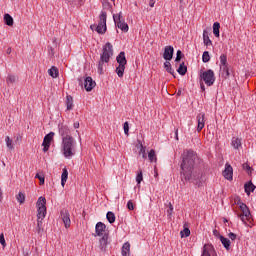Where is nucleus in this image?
I'll return each mask as SVG.
<instances>
[{
	"instance_id": "nucleus-27",
	"label": "nucleus",
	"mask_w": 256,
	"mask_h": 256,
	"mask_svg": "<svg viewBox=\"0 0 256 256\" xmlns=\"http://www.w3.org/2000/svg\"><path fill=\"white\" fill-rule=\"evenodd\" d=\"M164 69H166L167 73H170V75H175V70L171 67V62H169V60L164 62Z\"/></svg>"
},
{
	"instance_id": "nucleus-48",
	"label": "nucleus",
	"mask_w": 256,
	"mask_h": 256,
	"mask_svg": "<svg viewBox=\"0 0 256 256\" xmlns=\"http://www.w3.org/2000/svg\"><path fill=\"white\" fill-rule=\"evenodd\" d=\"M229 239H231V241H235L237 239V234L230 232L228 234Z\"/></svg>"
},
{
	"instance_id": "nucleus-10",
	"label": "nucleus",
	"mask_w": 256,
	"mask_h": 256,
	"mask_svg": "<svg viewBox=\"0 0 256 256\" xmlns=\"http://www.w3.org/2000/svg\"><path fill=\"white\" fill-rule=\"evenodd\" d=\"M54 137H55V132H50L44 137L42 142L44 153H47V151H49V147H51V141H53Z\"/></svg>"
},
{
	"instance_id": "nucleus-6",
	"label": "nucleus",
	"mask_w": 256,
	"mask_h": 256,
	"mask_svg": "<svg viewBox=\"0 0 256 256\" xmlns=\"http://www.w3.org/2000/svg\"><path fill=\"white\" fill-rule=\"evenodd\" d=\"M116 61L119 64L116 68V73L118 77H123L125 73V65H127V58L125 57V52H120L119 55L116 57Z\"/></svg>"
},
{
	"instance_id": "nucleus-5",
	"label": "nucleus",
	"mask_w": 256,
	"mask_h": 256,
	"mask_svg": "<svg viewBox=\"0 0 256 256\" xmlns=\"http://www.w3.org/2000/svg\"><path fill=\"white\" fill-rule=\"evenodd\" d=\"M238 205L240 210L242 211L241 214H238L239 219H241L244 225L251 223V221H253V218L251 217V211H249V207H247L243 202H239Z\"/></svg>"
},
{
	"instance_id": "nucleus-22",
	"label": "nucleus",
	"mask_w": 256,
	"mask_h": 256,
	"mask_svg": "<svg viewBox=\"0 0 256 256\" xmlns=\"http://www.w3.org/2000/svg\"><path fill=\"white\" fill-rule=\"evenodd\" d=\"M122 255L123 256H131V244L126 242L122 246Z\"/></svg>"
},
{
	"instance_id": "nucleus-53",
	"label": "nucleus",
	"mask_w": 256,
	"mask_h": 256,
	"mask_svg": "<svg viewBox=\"0 0 256 256\" xmlns=\"http://www.w3.org/2000/svg\"><path fill=\"white\" fill-rule=\"evenodd\" d=\"M149 6L150 7H155V0H150L149 1Z\"/></svg>"
},
{
	"instance_id": "nucleus-26",
	"label": "nucleus",
	"mask_w": 256,
	"mask_h": 256,
	"mask_svg": "<svg viewBox=\"0 0 256 256\" xmlns=\"http://www.w3.org/2000/svg\"><path fill=\"white\" fill-rule=\"evenodd\" d=\"M231 145L234 149H239L241 147V138L233 137Z\"/></svg>"
},
{
	"instance_id": "nucleus-32",
	"label": "nucleus",
	"mask_w": 256,
	"mask_h": 256,
	"mask_svg": "<svg viewBox=\"0 0 256 256\" xmlns=\"http://www.w3.org/2000/svg\"><path fill=\"white\" fill-rule=\"evenodd\" d=\"M177 73H179V75H185L187 73V66H185V63L180 64L177 69Z\"/></svg>"
},
{
	"instance_id": "nucleus-37",
	"label": "nucleus",
	"mask_w": 256,
	"mask_h": 256,
	"mask_svg": "<svg viewBox=\"0 0 256 256\" xmlns=\"http://www.w3.org/2000/svg\"><path fill=\"white\" fill-rule=\"evenodd\" d=\"M202 61L203 63H209V61H211V56L208 51L203 52Z\"/></svg>"
},
{
	"instance_id": "nucleus-31",
	"label": "nucleus",
	"mask_w": 256,
	"mask_h": 256,
	"mask_svg": "<svg viewBox=\"0 0 256 256\" xmlns=\"http://www.w3.org/2000/svg\"><path fill=\"white\" fill-rule=\"evenodd\" d=\"M4 21H5L6 25H8V27H13V17H11V15L5 14Z\"/></svg>"
},
{
	"instance_id": "nucleus-42",
	"label": "nucleus",
	"mask_w": 256,
	"mask_h": 256,
	"mask_svg": "<svg viewBox=\"0 0 256 256\" xmlns=\"http://www.w3.org/2000/svg\"><path fill=\"white\" fill-rule=\"evenodd\" d=\"M140 155H142L143 159H147L146 148L143 146V144L140 145Z\"/></svg>"
},
{
	"instance_id": "nucleus-29",
	"label": "nucleus",
	"mask_w": 256,
	"mask_h": 256,
	"mask_svg": "<svg viewBox=\"0 0 256 256\" xmlns=\"http://www.w3.org/2000/svg\"><path fill=\"white\" fill-rule=\"evenodd\" d=\"M220 241L225 249H229V247H231V240H229L228 238L220 236Z\"/></svg>"
},
{
	"instance_id": "nucleus-7",
	"label": "nucleus",
	"mask_w": 256,
	"mask_h": 256,
	"mask_svg": "<svg viewBox=\"0 0 256 256\" xmlns=\"http://www.w3.org/2000/svg\"><path fill=\"white\" fill-rule=\"evenodd\" d=\"M97 33L103 35L107 31V12L102 11L99 16V23L96 27Z\"/></svg>"
},
{
	"instance_id": "nucleus-45",
	"label": "nucleus",
	"mask_w": 256,
	"mask_h": 256,
	"mask_svg": "<svg viewBox=\"0 0 256 256\" xmlns=\"http://www.w3.org/2000/svg\"><path fill=\"white\" fill-rule=\"evenodd\" d=\"M183 57V52H181V50H178L176 53V59L175 62L179 63V61H181V58Z\"/></svg>"
},
{
	"instance_id": "nucleus-25",
	"label": "nucleus",
	"mask_w": 256,
	"mask_h": 256,
	"mask_svg": "<svg viewBox=\"0 0 256 256\" xmlns=\"http://www.w3.org/2000/svg\"><path fill=\"white\" fill-rule=\"evenodd\" d=\"M66 107H67V111H71L73 109V96L71 95L66 96Z\"/></svg>"
},
{
	"instance_id": "nucleus-49",
	"label": "nucleus",
	"mask_w": 256,
	"mask_h": 256,
	"mask_svg": "<svg viewBox=\"0 0 256 256\" xmlns=\"http://www.w3.org/2000/svg\"><path fill=\"white\" fill-rule=\"evenodd\" d=\"M169 209L167 210L168 215H173V204L169 202L168 204Z\"/></svg>"
},
{
	"instance_id": "nucleus-57",
	"label": "nucleus",
	"mask_w": 256,
	"mask_h": 256,
	"mask_svg": "<svg viewBox=\"0 0 256 256\" xmlns=\"http://www.w3.org/2000/svg\"><path fill=\"white\" fill-rule=\"evenodd\" d=\"M202 91H205V85L201 84Z\"/></svg>"
},
{
	"instance_id": "nucleus-13",
	"label": "nucleus",
	"mask_w": 256,
	"mask_h": 256,
	"mask_svg": "<svg viewBox=\"0 0 256 256\" xmlns=\"http://www.w3.org/2000/svg\"><path fill=\"white\" fill-rule=\"evenodd\" d=\"M97 85V83L93 80V78H91V76H88L85 78L84 80V88L86 91H93V89H95V86Z\"/></svg>"
},
{
	"instance_id": "nucleus-55",
	"label": "nucleus",
	"mask_w": 256,
	"mask_h": 256,
	"mask_svg": "<svg viewBox=\"0 0 256 256\" xmlns=\"http://www.w3.org/2000/svg\"><path fill=\"white\" fill-rule=\"evenodd\" d=\"M74 129H79V122L74 123Z\"/></svg>"
},
{
	"instance_id": "nucleus-3",
	"label": "nucleus",
	"mask_w": 256,
	"mask_h": 256,
	"mask_svg": "<svg viewBox=\"0 0 256 256\" xmlns=\"http://www.w3.org/2000/svg\"><path fill=\"white\" fill-rule=\"evenodd\" d=\"M111 57H113V45L111 44V42H107L103 46L100 60L98 62V73H100V75H103L105 63H109Z\"/></svg>"
},
{
	"instance_id": "nucleus-58",
	"label": "nucleus",
	"mask_w": 256,
	"mask_h": 256,
	"mask_svg": "<svg viewBox=\"0 0 256 256\" xmlns=\"http://www.w3.org/2000/svg\"><path fill=\"white\" fill-rule=\"evenodd\" d=\"M158 176H159V174L156 171L155 174H154V177H158Z\"/></svg>"
},
{
	"instance_id": "nucleus-34",
	"label": "nucleus",
	"mask_w": 256,
	"mask_h": 256,
	"mask_svg": "<svg viewBox=\"0 0 256 256\" xmlns=\"http://www.w3.org/2000/svg\"><path fill=\"white\" fill-rule=\"evenodd\" d=\"M227 55L225 54H222L220 56V69L223 68V67H227Z\"/></svg>"
},
{
	"instance_id": "nucleus-21",
	"label": "nucleus",
	"mask_w": 256,
	"mask_h": 256,
	"mask_svg": "<svg viewBox=\"0 0 256 256\" xmlns=\"http://www.w3.org/2000/svg\"><path fill=\"white\" fill-rule=\"evenodd\" d=\"M245 193L246 195H251L253 191H255L256 186L253 184V182L249 181L244 185Z\"/></svg>"
},
{
	"instance_id": "nucleus-50",
	"label": "nucleus",
	"mask_w": 256,
	"mask_h": 256,
	"mask_svg": "<svg viewBox=\"0 0 256 256\" xmlns=\"http://www.w3.org/2000/svg\"><path fill=\"white\" fill-rule=\"evenodd\" d=\"M127 209H129V211H133L134 209V206H133V201H128L127 203Z\"/></svg>"
},
{
	"instance_id": "nucleus-43",
	"label": "nucleus",
	"mask_w": 256,
	"mask_h": 256,
	"mask_svg": "<svg viewBox=\"0 0 256 256\" xmlns=\"http://www.w3.org/2000/svg\"><path fill=\"white\" fill-rule=\"evenodd\" d=\"M0 245H2V248L5 249L7 247V242L5 241V234L0 235Z\"/></svg>"
},
{
	"instance_id": "nucleus-28",
	"label": "nucleus",
	"mask_w": 256,
	"mask_h": 256,
	"mask_svg": "<svg viewBox=\"0 0 256 256\" xmlns=\"http://www.w3.org/2000/svg\"><path fill=\"white\" fill-rule=\"evenodd\" d=\"M148 159L151 163H157V154L155 153V150H150L148 153Z\"/></svg>"
},
{
	"instance_id": "nucleus-36",
	"label": "nucleus",
	"mask_w": 256,
	"mask_h": 256,
	"mask_svg": "<svg viewBox=\"0 0 256 256\" xmlns=\"http://www.w3.org/2000/svg\"><path fill=\"white\" fill-rule=\"evenodd\" d=\"M6 145L10 149V151H13L15 149V146H13V140L9 136H6L5 138Z\"/></svg>"
},
{
	"instance_id": "nucleus-12",
	"label": "nucleus",
	"mask_w": 256,
	"mask_h": 256,
	"mask_svg": "<svg viewBox=\"0 0 256 256\" xmlns=\"http://www.w3.org/2000/svg\"><path fill=\"white\" fill-rule=\"evenodd\" d=\"M105 229H107V226H105V224H103V222H98L95 226V233L94 237H103L104 235H109L106 234Z\"/></svg>"
},
{
	"instance_id": "nucleus-35",
	"label": "nucleus",
	"mask_w": 256,
	"mask_h": 256,
	"mask_svg": "<svg viewBox=\"0 0 256 256\" xmlns=\"http://www.w3.org/2000/svg\"><path fill=\"white\" fill-rule=\"evenodd\" d=\"M106 219H107L108 223H111V224L115 223V213L107 212Z\"/></svg>"
},
{
	"instance_id": "nucleus-17",
	"label": "nucleus",
	"mask_w": 256,
	"mask_h": 256,
	"mask_svg": "<svg viewBox=\"0 0 256 256\" xmlns=\"http://www.w3.org/2000/svg\"><path fill=\"white\" fill-rule=\"evenodd\" d=\"M107 245H109V235H104L99 240V247L101 251H106Z\"/></svg>"
},
{
	"instance_id": "nucleus-14",
	"label": "nucleus",
	"mask_w": 256,
	"mask_h": 256,
	"mask_svg": "<svg viewBox=\"0 0 256 256\" xmlns=\"http://www.w3.org/2000/svg\"><path fill=\"white\" fill-rule=\"evenodd\" d=\"M217 255L215 253V248L211 244H205L202 249L201 256H214Z\"/></svg>"
},
{
	"instance_id": "nucleus-59",
	"label": "nucleus",
	"mask_w": 256,
	"mask_h": 256,
	"mask_svg": "<svg viewBox=\"0 0 256 256\" xmlns=\"http://www.w3.org/2000/svg\"><path fill=\"white\" fill-rule=\"evenodd\" d=\"M224 223H227V219L224 218Z\"/></svg>"
},
{
	"instance_id": "nucleus-40",
	"label": "nucleus",
	"mask_w": 256,
	"mask_h": 256,
	"mask_svg": "<svg viewBox=\"0 0 256 256\" xmlns=\"http://www.w3.org/2000/svg\"><path fill=\"white\" fill-rule=\"evenodd\" d=\"M141 181H143V171L139 170L136 176V183L140 185Z\"/></svg>"
},
{
	"instance_id": "nucleus-44",
	"label": "nucleus",
	"mask_w": 256,
	"mask_h": 256,
	"mask_svg": "<svg viewBox=\"0 0 256 256\" xmlns=\"http://www.w3.org/2000/svg\"><path fill=\"white\" fill-rule=\"evenodd\" d=\"M35 179H39L40 185H45V176H41L39 173H37Z\"/></svg>"
},
{
	"instance_id": "nucleus-47",
	"label": "nucleus",
	"mask_w": 256,
	"mask_h": 256,
	"mask_svg": "<svg viewBox=\"0 0 256 256\" xmlns=\"http://www.w3.org/2000/svg\"><path fill=\"white\" fill-rule=\"evenodd\" d=\"M125 135H129V122H125L123 125Z\"/></svg>"
},
{
	"instance_id": "nucleus-24",
	"label": "nucleus",
	"mask_w": 256,
	"mask_h": 256,
	"mask_svg": "<svg viewBox=\"0 0 256 256\" xmlns=\"http://www.w3.org/2000/svg\"><path fill=\"white\" fill-rule=\"evenodd\" d=\"M48 75H50V77H53V79H57V77H59V70L57 69V67L52 66L48 70Z\"/></svg>"
},
{
	"instance_id": "nucleus-39",
	"label": "nucleus",
	"mask_w": 256,
	"mask_h": 256,
	"mask_svg": "<svg viewBox=\"0 0 256 256\" xmlns=\"http://www.w3.org/2000/svg\"><path fill=\"white\" fill-rule=\"evenodd\" d=\"M220 69L224 73L225 79H227V77H229L231 75V73H229V66H223Z\"/></svg>"
},
{
	"instance_id": "nucleus-9",
	"label": "nucleus",
	"mask_w": 256,
	"mask_h": 256,
	"mask_svg": "<svg viewBox=\"0 0 256 256\" xmlns=\"http://www.w3.org/2000/svg\"><path fill=\"white\" fill-rule=\"evenodd\" d=\"M201 79H203L204 83L208 86L211 87L215 83V72L213 70H207L203 72L200 75Z\"/></svg>"
},
{
	"instance_id": "nucleus-38",
	"label": "nucleus",
	"mask_w": 256,
	"mask_h": 256,
	"mask_svg": "<svg viewBox=\"0 0 256 256\" xmlns=\"http://www.w3.org/2000/svg\"><path fill=\"white\" fill-rule=\"evenodd\" d=\"M16 199H17V201H19L20 204L25 203V193L19 192V193L16 195Z\"/></svg>"
},
{
	"instance_id": "nucleus-33",
	"label": "nucleus",
	"mask_w": 256,
	"mask_h": 256,
	"mask_svg": "<svg viewBox=\"0 0 256 256\" xmlns=\"http://www.w3.org/2000/svg\"><path fill=\"white\" fill-rule=\"evenodd\" d=\"M219 29H221V25L219 24V22H215L213 24V34L215 35V37H219Z\"/></svg>"
},
{
	"instance_id": "nucleus-2",
	"label": "nucleus",
	"mask_w": 256,
	"mask_h": 256,
	"mask_svg": "<svg viewBox=\"0 0 256 256\" xmlns=\"http://www.w3.org/2000/svg\"><path fill=\"white\" fill-rule=\"evenodd\" d=\"M47 199L45 197L41 196L38 198V201L36 203L37 206V228L36 231L40 235V233H43V219L47 217Z\"/></svg>"
},
{
	"instance_id": "nucleus-46",
	"label": "nucleus",
	"mask_w": 256,
	"mask_h": 256,
	"mask_svg": "<svg viewBox=\"0 0 256 256\" xmlns=\"http://www.w3.org/2000/svg\"><path fill=\"white\" fill-rule=\"evenodd\" d=\"M71 5H83V0H68Z\"/></svg>"
},
{
	"instance_id": "nucleus-41",
	"label": "nucleus",
	"mask_w": 256,
	"mask_h": 256,
	"mask_svg": "<svg viewBox=\"0 0 256 256\" xmlns=\"http://www.w3.org/2000/svg\"><path fill=\"white\" fill-rule=\"evenodd\" d=\"M181 237H189V235H191V230H189V228H184L181 232H180Z\"/></svg>"
},
{
	"instance_id": "nucleus-15",
	"label": "nucleus",
	"mask_w": 256,
	"mask_h": 256,
	"mask_svg": "<svg viewBox=\"0 0 256 256\" xmlns=\"http://www.w3.org/2000/svg\"><path fill=\"white\" fill-rule=\"evenodd\" d=\"M173 53H175L173 46H166L164 48L163 59H165V61H171V59H173Z\"/></svg>"
},
{
	"instance_id": "nucleus-19",
	"label": "nucleus",
	"mask_w": 256,
	"mask_h": 256,
	"mask_svg": "<svg viewBox=\"0 0 256 256\" xmlns=\"http://www.w3.org/2000/svg\"><path fill=\"white\" fill-rule=\"evenodd\" d=\"M198 127L197 131H201L205 127V114L200 113L197 115Z\"/></svg>"
},
{
	"instance_id": "nucleus-20",
	"label": "nucleus",
	"mask_w": 256,
	"mask_h": 256,
	"mask_svg": "<svg viewBox=\"0 0 256 256\" xmlns=\"http://www.w3.org/2000/svg\"><path fill=\"white\" fill-rule=\"evenodd\" d=\"M203 43L206 47H211L213 45V41L209 38V32L207 30L203 31Z\"/></svg>"
},
{
	"instance_id": "nucleus-51",
	"label": "nucleus",
	"mask_w": 256,
	"mask_h": 256,
	"mask_svg": "<svg viewBox=\"0 0 256 256\" xmlns=\"http://www.w3.org/2000/svg\"><path fill=\"white\" fill-rule=\"evenodd\" d=\"M242 167H243V169H244L245 171H248V173H249V171H251V166H249V164H247V163H244V164L242 165Z\"/></svg>"
},
{
	"instance_id": "nucleus-1",
	"label": "nucleus",
	"mask_w": 256,
	"mask_h": 256,
	"mask_svg": "<svg viewBox=\"0 0 256 256\" xmlns=\"http://www.w3.org/2000/svg\"><path fill=\"white\" fill-rule=\"evenodd\" d=\"M197 159V153L193 151L183 152L181 170L185 181L193 183L196 187H201L205 180L203 179V173L199 170H195V163H197Z\"/></svg>"
},
{
	"instance_id": "nucleus-30",
	"label": "nucleus",
	"mask_w": 256,
	"mask_h": 256,
	"mask_svg": "<svg viewBox=\"0 0 256 256\" xmlns=\"http://www.w3.org/2000/svg\"><path fill=\"white\" fill-rule=\"evenodd\" d=\"M7 85H13L17 83V76L15 75H8L6 78Z\"/></svg>"
},
{
	"instance_id": "nucleus-8",
	"label": "nucleus",
	"mask_w": 256,
	"mask_h": 256,
	"mask_svg": "<svg viewBox=\"0 0 256 256\" xmlns=\"http://www.w3.org/2000/svg\"><path fill=\"white\" fill-rule=\"evenodd\" d=\"M113 20L118 29H121V31H123L124 33H127L129 31V25L125 23V19H123V17L121 16V12L119 14H114Z\"/></svg>"
},
{
	"instance_id": "nucleus-11",
	"label": "nucleus",
	"mask_w": 256,
	"mask_h": 256,
	"mask_svg": "<svg viewBox=\"0 0 256 256\" xmlns=\"http://www.w3.org/2000/svg\"><path fill=\"white\" fill-rule=\"evenodd\" d=\"M61 219L64 223L65 229H69L71 227V215L69 214V211L67 210H62L60 212Z\"/></svg>"
},
{
	"instance_id": "nucleus-56",
	"label": "nucleus",
	"mask_w": 256,
	"mask_h": 256,
	"mask_svg": "<svg viewBox=\"0 0 256 256\" xmlns=\"http://www.w3.org/2000/svg\"><path fill=\"white\" fill-rule=\"evenodd\" d=\"M6 53H7V55H11V48H8V49L6 50Z\"/></svg>"
},
{
	"instance_id": "nucleus-52",
	"label": "nucleus",
	"mask_w": 256,
	"mask_h": 256,
	"mask_svg": "<svg viewBox=\"0 0 256 256\" xmlns=\"http://www.w3.org/2000/svg\"><path fill=\"white\" fill-rule=\"evenodd\" d=\"M174 135H175L176 141H179V129H176V130H175Z\"/></svg>"
},
{
	"instance_id": "nucleus-54",
	"label": "nucleus",
	"mask_w": 256,
	"mask_h": 256,
	"mask_svg": "<svg viewBox=\"0 0 256 256\" xmlns=\"http://www.w3.org/2000/svg\"><path fill=\"white\" fill-rule=\"evenodd\" d=\"M1 201H3V190H1V188H0V203H1Z\"/></svg>"
},
{
	"instance_id": "nucleus-16",
	"label": "nucleus",
	"mask_w": 256,
	"mask_h": 256,
	"mask_svg": "<svg viewBox=\"0 0 256 256\" xmlns=\"http://www.w3.org/2000/svg\"><path fill=\"white\" fill-rule=\"evenodd\" d=\"M223 176L225 179H228V181L233 179V167H231V165L226 164L225 170L223 171Z\"/></svg>"
},
{
	"instance_id": "nucleus-23",
	"label": "nucleus",
	"mask_w": 256,
	"mask_h": 256,
	"mask_svg": "<svg viewBox=\"0 0 256 256\" xmlns=\"http://www.w3.org/2000/svg\"><path fill=\"white\" fill-rule=\"evenodd\" d=\"M67 179H69V171H67V168H63V172L61 175V186L65 187V184L67 183Z\"/></svg>"
},
{
	"instance_id": "nucleus-4",
	"label": "nucleus",
	"mask_w": 256,
	"mask_h": 256,
	"mask_svg": "<svg viewBox=\"0 0 256 256\" xmlns=\"http://www.w3.org/2000/svg\"><path fill=\"white\" fill-rule=\"evenodd\" d=\"M61 151L65 159H73L76 153L75 139H73L71 136H65L62 138Z\"/></svg>"
},
{
	"instance_id": "nucleus-18",
	"label": "nucleus",
	"mask_w": 256,
	"mask_h": 256,
	"mask_svg": "<svg viewBox=\"0 0 256 256\" xmlns=\"http://www.w3.org/2000/svg\"><path fill=\"white\" fill-rule=\"evenodd\" d=\"M69 133H71V130H69V127L61 124L59 125V135H61L62 139L64 137H71V135H69Z\"/></svg>"
}]
</instances>
